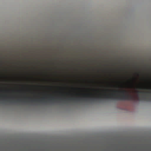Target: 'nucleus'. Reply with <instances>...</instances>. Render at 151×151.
I'll return each instance as SVG.
<instances>
[{
  "instance_id": "nucleus-1",
  "label": "nucleus",
  "mask_w": 151,
  "mask_h": 151,
  "mask_svg": "<svg viewBox=\"0 0 151 151\" xmlns=\"http://www.w3.org/2000/svg\"><path fill=\"white\" fill-rule=\"evenodd\" d=\"M114 92H119L116 90H112ZM122 95H117L115 94L111 93L110 96L109 95L105 94L104 96H99L97 97H95L93 95L91 96L90 94H87L84 95L83 97H76V98H70L68 99L69 100H76L79 101L81 100H83L84 98H86L85 99L86 101L88 100L87 99H89L92 101L94 100L95 99H100L102 98H108L114 99H117L121 100H129L134 101L135 100V98L128 94L127 91L125 90H123L121 91H119Z\"/></svg>"
},
{
  "instance_id": "nucleus-2",
  "label": "nucleus",
  "mask_w": 151,
  "mask_h": 151,
  "mask_svg": "<svg viewBox=\"0 0 151 151\" xmlns=\"http://www.w3.org/2000/svg\"><path fill=\"white\" fill-rule=\"evenodd\" d=\"M136 93H137V99L138 100H147V98L146 96H143L141 97L139 95V94H151V91H136Z\"/></svg>"
},
{
  "instance_id": "nucleus-3",
  "label": "nucleus",
  "mask_w": 151,
  "mask_h": 151,
  "mask_svg": "<svg viewBox=\"0 0 151 151\" xmlns=\"http://www.w3.org/2000/svg\"><path fill=\"white\" fill-rule=\"evenodd\" d=\"M48 97L47 96L45 97H43V98L40 99H35V100H31V102H37V101H41V100H44L45 99V98ZM49 98V99L50 100H54L55 99H56V98H55V97L53 96H50L48 97Z\"/></svg>"
},
{
  "instance_id": "nucleus-4",
  "label": "nucleus",
  "mask_w": 151,
  "mask_h": 151,
  "mask_svg": "<svg viewBox=\"0 0 151 151\" xmlns=\"http://www.w3.org/2000/svg\"><path fill=\"white\" fill-rule=\"evenodd\" d=\"M25 99H31V98L30 97H24Z\"/></svg>"
},
{
  "instance_id": "nucleus-5",
  "label": "nucleus",
  "mask_w": 151,
  "mask_h": 151,
  "mask_svg": "<svg viewBox=\"0 0 151 151\" xmlns=\"http://www.w3.org/2000/svg\"><path fill=\"white\" fill-rule=\"evenodd\" d=\"M3 97H7V96H3Z\"/></svg>"
},
{
  "instance_id": "nucleus-6",
  "label": "nucleus",
  "mask_w": 151,
  "mask_h": 151,
  "mask_svg": "<svg viewBox=\"0 0 151 151\" xmlns=\"http://www.w3.org/2000/svg\"><path fill=\"white\" fill-rule=\"evenodd\" d=\"M17 101H20V100H18Z\"/></svg>"
},
{
  "instance_id": "nucleus-7",
  "label": "nucleus",
  "mask_w": 151,
  "mask_h": 151,
  "mask_svg": "<svg viewBox=\"0 0 151 151\" xmlns=\"http://www.w3.org/2000/svg\"><path fill=\"white\" fill-rule=\"evenodd\" d=\"M57 99H60L58 98H57Z\"/></svg>"
},
{
  "instance_id": "nucleus-8",
  "label": "nucleus",
  "mask_w": 151,
  "mask_h": 151,
  "mask_svg": "<svg viewBox=\"0 0 151 151\" xmlns=\"http://www.w3.org/2000/svg\"><path fill=\"white\" fill-rule=\"evenodd\" d=\"M150 100H151V99Z\"/></svg>"
}]
</instances>
